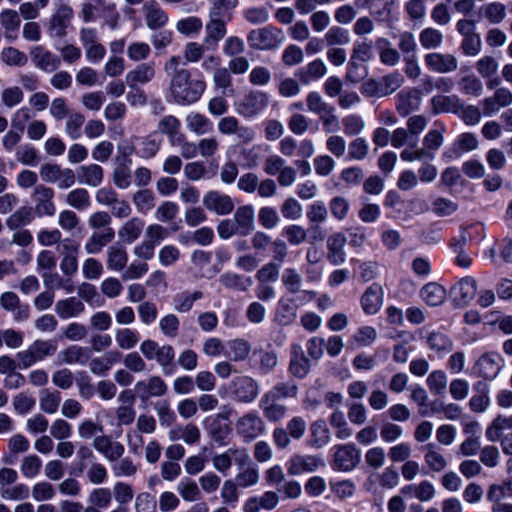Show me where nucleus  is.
Instances as JSON below:
<instances>
[{
    "instance_id": "7c9ffc66",
    "label": "nucleus",
    "mask_w": 512,
    "mask_h": 512,
    "mask_svg": "<svg viewBox=\"0 0 512 512\" xmlns=\"http://www.w3.org/2000/svg\"><path fill=\"white\" fill-rule=\"evenodd\" d=\"M422 449L424 451L425 464L431 471L441 472L447 467L448 462L440 447L436 444L428 443Z\"/></svg>"
},
{
    "instance_id": "79ce46f5",
    "label": "nucleus",
    "mask_w": 512,
    "mask_h": 512,
    "mask_svg": "<svg viewBox=\"0 0 512 512\" xmlns=\"http://www.w3.org/2000/svg\"><path fill=\"white\" fill-rule=\"evenodd\" d=\"M175 350L169 345H161L155 361L161 367L164 375H172L176 371Z\"/></svg>"
},
{
    "instance_id": "39448f33",
    "label": "nucleus",
    "mask_w": 512,
    "mask_h": 512,
    "mask_svg": "<svg viewBox=\"0 0 512 512\" xmlns=\"http://www.w3.org/2000/svg\"><path fill=\"white\" fill-rule=\"evenodd\" d=\"M39 174L45 183L58 184L60 189H68L76 183V176L72 169L62 168L55 163L41 165Z\"/></svg>"
},
{
    "instance_id": "ea45409f",
    "label": "nucleus",
    "mask_w": 512,
    "mask_h": 512,
    "mask_svg": "<svg viewBox=\"0 0 512 512\" xmlns=\"http://www.w3.org/2000/svg\"><path fill=\"white\" fill-rule=\"evenodd\" d=\"M323 41L328 48H333L348 45L351 38L347 29L339 25H334L326 31Z\"/></svg>"
},
{
    "instance_id": "9b49d317",
    "label": "nucleus",
    "mask_w": 512,
    "mask_h": 512,
    "mask_svg": "<svg viewBox=\"0 0 512 512\" xmlns=\"http://www.w3.org/2000/svg\"><path fill=\"white\" fill-rule=\"evenodd\" d=\"M54 196L55 192L50 187L40 184L34 188L32 199L35 203V213L37 216H53L55 214Z\"/></svg>"
},
{
    "instance_id": "6e6552de",
    "label": "nucleus",
    "mask_w": 512,
    "mask_h": 512,
    "mask_svg": "<svg viewBox=\"0 0 512 512\" xmlns=\"http://www.w3.org/2000/svg\"><path fill=\"white\" fill-rule=\"evenodd\" d=\"M360 450L352 443L335 446L332 467L342 472L352 471L360 462Z\"/></svg>"
},
{
    "instance_id": "aec40b11",
    "label": "nucleus",
    "mask_w": 512,
    "mask_h": 512,
    "mask_svg": "<svg viewBox=\"0 0 512 512\" xmlns=\"http://www.w3.org/2000/svg\"><path fill=\"white\" fill-rule=\"evenodd\" d=\"M135 391L141 399L161 397L167 392V385L160 376H150L135 384Z\"/></svg>"
},
{
    "instance_id": "a211bd4d",
    "label": "nucleus",
    "mask_w": 512,
    "mask_h": 512,
    "mask_svg": "<svg viewBox=\"0 0 512 512\" xmlns=\"http://www.w3.org/2000/svg\"><path fill=\"white\" fill-rule=\"evenodd\" d=\"M146 26L150 30H158L165 27L169 21L168 14L156 0H149L142 8Z\"/></svg>"
},
{
    "instance_id": "72a5a7b5",
    "label": "nucleus",
    "mask_w": 512,
    "mask_h": 512,
    "mask_svg": "<svg viewBox=\"0 0 512 512\" xmlns=\"http://www.w3.org/2000/svg\"><path fill=\"white\" fill-rule=\"evenodd\" d=\"M8 453L3 456L2 461L5 464H12L17 459L18 454L26 453L30 448V442L26 436L17 433L12 435L7 441Z\"/></svg>"
},
{
    "instance_id": "c756f323",
    "label": "nucleus",
    "mask_w": 512,
    "mask_h": 512,
    "mask_svg": "<svg viewBox=\"0 0 512 512\" xmlns=\"http://www.w3.org/2000/svg\"><path fill=\"white\" fill-rule=\"evenodd\" d=\"M128 263V253L125 247L116 243L108 247L106 251V265L111 271L120 272Z\"/></svg>"
},
{
    "instance_id": "4c0bfd02",
    "label": "nucleus",
    "mask_w": 512,
    "mask_h": 512,
    "mask_svg": "<svg viewBox=\"0 0 512 512\" xmlns=\"http://www.w3.org/2000/svg\"><path fill=\"white\" fill-rule=\"evenodd\" d=\"M477 282L472 277L462 278L454 287L453 293L462 304L470 303L476 296Z\"/></svg>"
},
{
    "instance_id": "2f4dec72",
    "label": "nucleus",
    "mask_w": 512,
    "mask_h": 512,
    "mask_svg": "<svg viewBox=\"0 0 512 512\" xmlns=\"http://www.w3.org/2000/svg\"><path fill=\"white\" fill-rule=\"evenodd\" d=\"M346 237L341 233L331 235L327 240L328 254L327 258L333 265H340L345 262L346 255L344 246Z\"/></svg>"
},
{
    "instance_id": "13d9d810",
    "label": "nucleus",
    "mask_w": 512,
    "mask_h": 512,
    "mask_svg": "<svg viewBox=\"0 0 512 512\" xmlns=\"http://www.w3.org/2000/svg\"><path fill=\"white\" fill-rule=\"evenodd\" d=\"M132 201L139 212L146 214L154 208L156 197L151 190L142 189L134 193Z\"/></svg>"
},
{
    "instance_id": "5fc2aeb1",
    "label": "nucleus",
    "mask_w": 512,
    "mask_h": 512,
    "mask_svg": "<svg viewBox=\"0 0 512 512\" xmlns=\"http://www.w3.org/2000/svg\"><path fill=\"white\" fill-rule=\"evenodd\" d=\"M203 297V293L199 290L194 291L193 293L189 291H183L177 295H175L174 301V309L180 313H186L190 311L195 303V301L201 299Z\"/></svg>"
},
{
    "instance_id": "3c124183",
    "label": "nucleus",
    "mask_w": 512,
    "mask_h": 512,
    "mask_svg": "<svg viewBox=\"0 0 512 512\" xmlns=\"http://www.w3.org/2000/svg\"><path fill=\"white\" fill-rule=\"evenodd\" d=\"M400 157L403 161L413 162L420 161L423 163L431 162L435 159V153L429 151L427 148L418 147L416 144L409 148H405L401 153Z\"/></svg>"
},
{
    "instance_id": "a878e982",
    "label": "nucleus",
    "mask_w": 512,
    "mask_h": 512,
    "mask_svg": "<svg viewBox=\"0 0 512 512\" xmlns=\"http://www.w3.org/2000/svg\"><path fill=\"white\" fill-rule=\"evenodd\" d=\"M259 408L261 409L265 419L271 423L281 422L287 415L288 408L273 399L261 396L259 400Z\"/></svg>"
},
{
    "instance_id": "e433bc0d",
    "label": "nucleus",
    "mask_w": 512,
    "mask_h": 512,
    "mask_svg": "<svg viewBox=\"0 0 512 512\" xmlns=\"http://www.w3.org/2000/svg\"><path fill=\"white\" fill-rule=\"evenodd\" d=\"M145 222L138 217H133L126 221L118 230L119 238L128 244L136 241L143 232Z\"/></svg>"
},
{
    "instance_id": "f8f14e48",
    "label": "nucleus",
    "mask_w": 512,
    "mask_h": 512,
    "mask_svg": "<svg viewBox=\"0 0 512 512\" xmlns=\"http://www.w3.org/2000/svg\"><path fill=\"white\" fill-rule=\"evenodd\" d=\"M281 281L289 294H299V298L302 300H312L316 296L314 291L302 289L303 278L295 268H285L282 272Z\"/></svg>"
},
{
    "instance_id": "f03ea898",
    "label": "nucleus",
    "mask_w": 512,
    "mask_h": 512,
    "mask_svg": "<svg viewBox=\"0 0 512 512\" xmlns=\"http://www.w3.org/2000/svg\"><path fill=\"white\" fill-rule=\"evenodd\" d=\"M57 350V344L53 340L37 339L30 344L27 349L16 354L18 368L21 370L28 369L37 362L43 361L45 358L54 355Z\"/></svg>"
},
{
    "instance_id": "c85d7f7f",
    "label": "nucleus",
    "mask_w": 512,
    "mask_h": 512,
    "mask_svg": "<svg viewBox=\"0 0 512 512\" xmlns=\"http://www.w3.org/2000/svg\"><path fill=\"white\" fill-rule=\"evenodd\" d=\"M234 224L238 235L247 236L254 229V209L251 205L240 206L234 213Z\"/></svg>"
},
{
    "instance_id": "58836bf2",
    "label": "nucleus",
    "mask_w": 512,
    "mask_h": 512,
    "mask_svg": "<svg viewBox=\"0 0 512 512\" xmlns=\"http://www.w3.org/2000/svg\"><path fill=\"white\" fill-rule=\"evenodd\" d=\"M498 359L499 356L496 353L491 352L482 355L477 362L480 375L485 379L495 378L501 370Z\"/></svg>"
},
{
    "instance_id": "0e129e2a",
    "label": "nucleus",
    "mask_w": 512,
    "mask_h": 512,
    "mask_svg": "<svg viewBox=\"0 0 512 512\" xmlns=\"http://www.w3.org/2000/svg\"><path fill=\"white\" fill-rule=\"evenodd\" d=\"M290 372L298 377L303 378L309 371V360L301 352L300 347H294V354L290 361Z\"/></svg>"
},
{
    "instance_id": "5701e85b",
    "label": "nucleus",
    "mask_w": 512,
    "mask_h": 512,
    "mask_svg": "<svg viewBox=\"0 0 512 512\" xmlns=\"http://www.w3.org/2000/svg\"><path fill=\"white\" fill-rule=\"evenodd\" d=\"M115 238V231L112 227L100 231H93L85 243V251L89 255L100 253L105 246L111 243Z\"/></svg>"
},
{
    "instance_id": "f257e3e1",
    "label": "nucleus",
    "mask_w": 512,
    "mask_h": 512,
    "mask_svg": "<svg viewBox=\"0 0 512 512\" xmlns=\"http://www.w3.org/2000/svg\"><path fill=\"white\" fill-rule=\"evenodd\" d=\"M170 93L176 104L190 105L197 102L205 91L206 84L201 79H192L187 69L172 75Z\"/></svg>"
},
{
    "instance_id": "052dcab7",
    "label": "nucleus",
    "mask_w": 512,
    "mask_h": 512,
    "mask_svg": "<svg viewBox=\"0 0 512 512\" xmlns=\"http://www.w3.org/2000/svg\"><path fill=\"white\" fill-rule=\"evenodd\" d=\"M329 423L336 429L337 438L344 440L352 435V429L349 427L344 413L341 410L335 409L333 411L329 417Z\"/></svg>"
},
{
    "instance_id": "412c9836",
    "label": "nucleus",
    "mask_w": 512,
    "mask_h": 512,
    "mask_svg": "<svg viewBox=\"0 0 512 512\" xmlns=\"http://www.w3.org/2000/svg\"><path fill=\"white\" fill-rule=\"evenodd\" d=\"M57 358L61 364L85 366L91 358V353L87 347L71 345L61 350Z\"/></svg>"
},
{
    "instance_id": "49530a36",
    "label": "nucleus",
    "mask_w": 512,
    "mask_h": 512,
    "mask_svg": "<svg viewBox=\"0 0 512 512\" xmlns=\"http://www.w3.org/2000/svg\"><path fill=\"white\" fill-rule=\"evenodd\" d=\"M187 128L196 133L203 135L209 133L213 129L212 122L203 114L191 112L186 116Z\"/></svg>"
},
{
    "instance_id": "423d86ee",
    "label": "nucleus",
    "mask_w": 512,
    "mask_h": 512,
    "mask_svg": "<svg viewBox=\"0 0 512 512\" xmlns=\"http://www.w3.org/2000/svg\"><path fill=\"white\" fill-rule=\"evenodd\" d=\"M79 40L82 44L86 59L91 63H98L104 59L106 48L100 42L97 29L92 27H82L79 30Z\"/></svg>"
},
{
    "instance_id": "de8ad7c7",
    "label": "nucleus",
    "mask_w": 512,
    "mask_h": 512,
    "mask_svg": "<svg viewBox=\"0 0 512 512\" xmlns=\"http://www.w3.org/2000/svg\"><path fill=\"white\" fill-rule=\"evenodd\" d=\"M34 218V214L32 208L27 206H22L16 211H14L7 219L6 226L10 230H17L22 226H26L32 222Z\"/></svg>"
},
{
    "instance_id": "37998d69",
    "label": "nucleus",
    "mask_w": 512,
    "mask_h": 512,
    "mask_svg": "<svg viewBox=\"0 0 512 512\" xmlns=\"http://www.w3.org/2000/svg\"><path fill=\"white\" fill-rule=\"evenodd\" d=\"M297 393V385L290 382H279L275 384L270 390L266 391L262 397L273 399L279 402L281 399L294 398L297 396Z\"/></svg>"
},
{
    "instance_id": "a18cd8bd",
    "label": "nucleus",
    "mask_w": 512,
    "mask_h": 512,
    "mask_svg": "<svg viewBox=\"0 0 512 512\" xmlns=\"http://www.w3.org/2000/svg\"><path fill=\"white\" fill-rule=\"evenodd\" d=\"M65 202L68 206L83 211L90 207L91 198L85 188H75L66 194Z\"/></svg>"
},
{
    "instance_id": "ddd939ff",
    "label": "nucleus",
    "mask_w": 512,
    "mask_h": 512,
    "mask_svg": "<svg viewBox=\"0 0 512 512\" xmlns=\"http://www.w3.org/2000/svg\"><path fill=\"white\" fill-rule=\"evenodd\" d=\"M322 466H324V462L319 456L295 454L287 463V471L290 475L296 476L314 472Z\"/></svg>"
},
{
    "instance_id": "20e7f679",
    "label": "nucleus",
    "mask_w": 512,
    "mask_h": 512,
    "mask_svg": "<svg viewBox=\"0 0 512 512\" xmlns=\"http://www.w3.org/2000/svg\"><path fill=\"white\" fill-rule=\"evenodd\" d=\"M229 389L234 401L249 404L258 397L260 387L256 379L247 375H240L232 379Z\"/></svg>"
},
{
    "instance_id": "864d4df0",
    "label": "nucleus",
    "mask_w": 512,
    "mask_h": 512,
    "mask_svg": "<svg viewBox=\"0 0 512 512\" xmlns=\"http://www.w3.org/2000/svg\"><path fill=\"white\" fill-rule=\"evenodd\" d=\"M177 492L184 501L195 502L201 499V490L191 478H183L177 484Z\"/></svg>"
},
{
    "instance_id": "603ef678",
    "label": "nucleus",
    "mask_w": 512,
    "mask_h": 512,
    "mask_svg": "<svg viewBox=\"0 0 512 512\" xmlns=\"http://www.w3.org/2000/svg\"><path fill=\"white\" fill-rule=\"evenodd\" d=\"M512 429V416H497L486 429V437L491 442L498 441L504 430Z\"/></svg>"
},
{
    "instance_id": "c03bdc74",
    "label": "nucleus",
    "mask_w": 512,
    "mask_h": 512,
    "mask_svg": "<svg viewBox=\"0 0 512 512\" xmlns=\"http://www.w3.org/2000/svg\"><path fill=\"white\" fill-rule=\"evenodd\" d=\"M397 99L396 110L401 116H407L419 107L420 96L418 91L399 93Z\"/></svg>"
},
{
    "instance_id": "6e6d98bb",
    "label": "nucleus",
    "mask_w": 512,
    "mask_h": 512,
    "mask_svg": "<svg viewBox=\"0 0 512 512\" xmlns=\"http://www.w3.org/2000/svg\"><path fill=\"white\" fill-rule=\"evenodd\" d=\"M117 346L122 350H131L139 342L138 332L130 328H119L114 334Z\"/></svg>"
},
{
    "instance_id": "7ed1b4c3",
    "label": "nucleus",
    "mask_w": 512,
    "mask_h": 512,
    "mask_svg": "<svg viewBox=\"0 0 512 512\" xmlns=\"http://www.w3.org/2000/svg\"><path fill=\"white\" fill-rule=\"evenodd\" d=\"M282 39V31L272 26L253 29L247 35L249 46L255 50H273L282 43Z\"/></svg>"
},
{
    "instance_id": "680f3d73",
    "label": "nucleus",
    "mask_w": 512,
    "mask_h": 512,
    "mask_svg": "<svg viewBox=\"0 0 512 512\" xmlns=\"http://www.w3.org/2000/svg\"><path fill=\"white\" fill-rule=\"evenodd\" d=\"M20 24V15L16 10L4 9L0 12V25L4 29L7 38H10V33L19 29Z\"/></svg>"
},
{
    "instance_id": "f3484780",
    "label": "nucleus",
    "mask_w": 512,
    "mask_h": 512,
    "mask_svg": "<svg viewBox=\"0 0 512 512\" xmlns=\"http://www.w3.org/2000/svg\"><path fill=\"white\" fill-rule=\"evenodd\" d=\"M92 445L109 462L120 459L125 452V448L120 442L113 441L110 436L104 434L94 437Z\"/></svg>"
},
{
    "instance_id": "bb28decb",
    "label": "nucleus",
    "mask_w": 512,
    "mask_h": 512,
    "mask_svg": "<svg viewBox=\"0 0 512 512\" xmlns=\"http://www.w3.org/2000/svg\"><path fill=\"white\" fill-rule=\"evenodd\" d=\"M227 23L220 19L208 18L205 25L204 44L215 48L227 34Z\"/></svg>"
},
{
    "instance_id": "9d476101",
    "label": "nucleus",
    "mask_w": 512,
    "mask_h": 512,
    "mask_svg": "<svg viewBox=\"0 0 512 512\" xmlns=\"http://www.w3.org/2000/svg\"><path fill=\"white\" fill-rule=\"evenodd\" d=\"M73 17L72 7L65 3L60 4L49 20L48 32L50 36L59 39L64 38Z\"/></svg>"
},
{
    "instance_id": "f704fd0d",
    "label": "nucleus",
    "mask_w": 512,
    "mask_h": 512,
    "mask_svg": "<svg viewBox=\"0 0 512 512\" xmlns=\"http://www.w3.org/2000/svg\"><path fill=\"white\" fill-rule=\"evenodd\" d=\"M84 309V303L77 297L62 299L55 304V312L62 319L77 317Z\"/></svg>"
},
{
    "instance_id": "393cba45",
    "label": "nucleus",
    "mask_w": 512,
    "mask_h": 512,
    "mask_svg": "<svg viewBox=\"0 0 512 512\" xmlns=\"http://www.w3.org/2000/svg\"><path fill=\"white\" fill-rule=\"evenodd\" d=\"M432 111L435 114L453 113L459 114L462 108V102L457 95H435L431 99Z\"/></svg>"
},
{
    "instance_id": "4468645a",
    "label": "nucleus",
    "mask_w": 512,
    "mask_h": 512,
    "mask_svg": "<svg viewBox=\"0 0 512 512\" xmlns=\"http://www.w3.org/2000/svg\"><path fill=\"white\" fill-rule=\"evenodd\" d=\"M30 56L34 66L47 73L56 71L61 65V58L41 45L33 47Z\"/></svg>"
},
{
    "instance_id": "cd10ccee",
    "label": "nucleus",
    "mask_w": 512,
    "mask_h": 512,
    "mask_svg": "<svg viewBox=\"0 0 512 512\" xmlns=\"http://www.w3.org/2000/svg\"><path fill=\"white\" fill-rule=\"evenodd\" d=\"M78 181L90 187H98L104 179V170L98 164L82 165L77 169Z\"/></svg>"
},
{
    "instance_id": "e2e57ef3",
    "label": "nucleus",
    "mask_w": 512,
    "mask_h": 512,
    "mask_svg": "<svg viewBox=\"0 0 512 512\" xmlns=\"http://www.w3.org/2000/svg\"><path fill=\"white\" fill-rule=\"evenodd\" d=\"M419 41L424 49H437L443 42V34L438 29L428 27L420 32Z\"/></svg>"
},
{
    "instance_id": "a19ab883",
    "label": "nucleus",
    "mask_w": 512,
    "mask_h": 512,
    "mask_svg": "<svg viewBox=\"0 0 512 512\" xmlns=\"http://www.w3.org/2000/svg\"><path fill=\"white\" fill-rule=\"evenodd\" d=\"M420 295L427 305L439 306L445 301L446 291L441 285L430 282L422 287Z\"/></svg>"
},
{
    "instance_id": "473e14b6",
    "label": "nucleus",
    "mask_w": 512,
    "mask_h": 512,
    "mask_svg": "<svg viewBox=\"0 0 512 512\" xmlns=\"http://www.w3.org/2000/svg\"><path fill=\"white\" fill-rule=\"evenodd\" d=\"M238 5L239 0H213L208 10V18L229 22L232 20L233 12Z\"/></svg>"
},
{
    "instance_id": "09e8293b",
    "label": "nucleus",
    "mask_w": 512,
    "mask_h": 512,
    "mask_svg": "<svg viewBox=\"0 0 512 512\" xmlns=\"http://www.w3.org/2000/svg\"><path fill=\"white\" fill-rule=\"evenodd\" d=\"M428 347L436 353H446L452 350L453 342L444 333L439 331L430 332L426 337Z\"/></svg>"
},
{
    "instance_id": "b1692460",
    "label": "nucleus",
    "mask_w": 512,
    "mask_h": 512,
    "mask_svg": "<svg viewBox=\"0 0 512 512\" xmlns=\"http://www.w3.org/2000/svg\"><path fill=\"white\" fill-rule=\"evenodd\" d=\"M327 70L328 69L324 61L320 58H317L308 63L305 67L299 69L295 75L300 83L303 85H308L312 81H316L324 77L327 73Z\"/></svg>"
},
{
    "instance_id": "6ab92c4d",
    "label": "nucleus",
    "mask_w": 512,
    "mask_h": 512,
    "mask_svg": "<svg viewBox=\"0 0 512 512\" xmlns=\"http://www.w3.org/2000/svg\"><path fill=\"white\" fill-rule=\"evenodd\" d=\"M156 76L155 63L144 62L138 64L134 69L130 70L125 77L127 85L131 89H135L140 85H145L151 82Z\"/></svg>"
},
{
    "instance_id": "338daca9",
    "label": "nucleus",
    "mask_w": 512,
    "mask_h": 512,
    "mask_svg": "<svg viewBox=\"0 0 512 512\" xmlns=\"http://www.w3.org/2000/svg\"><path fill=\"white\" fill-rule=\"evenodd\" d=\"M203 27L202 20L196 16H189L177 21L175 28L177 32L185 36L198 34Z\"/></svg>"
},
{
    "instance_id": "4d7b16f0",
    "label": "nucleus",
    "mask_w": 512,
    "mask_h": 512,
    "mask_svg": "<svg viewBox=\"0 0 512 512\" xmlns=\"http://www.w3.org/2000/svg\"><path fill=\"white\" fill-rule=\"evenodd\" d=\"M479 13L492 24H498L506 17V7L500 2H491L483 5Z\"/></svg>"
},
{
    "instance_id": "dca6fc26",
    "label": "nucleus",
    "mask_w": 512,
    "mask_h": 512,
    "mask_svg": "<svg viewBox=\"0 0 512 512\" xmlns=\"http://www.w3.org/2000/svg\"><path fill=\"white\" fill-rule=\"evenodd\" d=\"M203 205L207 210L217 215L230 214L234 209L232 198L216 190L209 191L204 195Z\"/></svg>"
},
{
    "instance_id": "69168bd1",
    "label": "nucleus",
    "mask_w": 512,
    "mask_h": 512,
    "mask_svg": "<svg viewBox=\"0 0 512 512\" xmlns=\"http://www.w3.org/2000/svg\"><path fill=\"white\" fill-rule=\"evenodd\" d=\"M85 122V117L79 112H71L65 124V132L72 139L77 140L82 135V126Z\"/></svg>"
},
{
    "instance_id": "8fccbe9b",
    "label": "nucleus",
    "mask_w": 512,
    "mask_h": 512,
    "mask_svg": "<svg viewBox=\"0 0 512 512\" xmlns=\"http://www.w3.org/2000/svg\"><path fill=\"white\" fill-rule=\"evenodd\" d=\"M60 402L61 395L59 391H51L49 389H43L40 391L39 406L44 413H56L59 408Z\"/></svg>"
},
{
    "instance_id": "bf43d9fd",
    "label": "nucleus",
    "mask_w": 512,
    "mask_h": 512,
    "mask_svg": "<svg viewBox=\"0 0 512 512\" xmlns=\"http://www.w3.org/2000/svg\"><path fill=\"white\" fill-rule=\"evenodd\" d=\"M459 90L465 95L479 97L483 93L482 81L475 75H465L458 81Z\"/></svg>"
},
{
    "instance_id": "c9c22d12",
    "label": "nucleus",
    "mask_w": 512,
    "mask_h": 512,
    "mask_svg": "<svg viewBox=\"0 0 512 512\" xmlns=\"http://www.w3.org/2000/svg\"><path fill=\"white\" fill-rule=\"evenodd\" d=\"M331 440L330 430L323 419H317L310 424V445L322 448Z\"/></svg>"
},
{
    "instance_id": "0eeeda50",
    "label": "nucleus",
    "mask_w": 512,
    "mask_h": 512,
    "mask_svg": "<svg viewBox=\"0 0 512 512\" xmlns=\"http://www.w3.org/2000/svg\"><path fill=\"white\" fill-rule=\"evenodd\" d=\"M269 105V95L260 90L248 92L236 105V112L244 118H254Z\"/></svg>"
},
{
    "instance_id": "1a4fd4ad",
    "label": "nucleus",
    "mask_w": 512,
    "mask_h": 512,
    "mask_svg": "<svg viewBox=\"0 0 512 512\" xmlns=\"http://www.w3.org/2000/svg\"><path fill=\"white\" fill-rule=\"evenodd\" d=\"M236 432L245 441H252L264 433L265 423L255 411L241 416L235 424Z\"/></svg>"
},
{
    "instance_id": "2eb2a0df",
    "label": "nucleus",
    "mask_w": 512,
    "mask_h": 512,
    "mask_svg": "<svg viewBox=\"0 0 512 512\" xmlns=\"http://www.w3.org/2000/svg\"><path fill=\"white\" fill-rule=\"evenodd\" d=\"M424 62L428 69L440 74L451 73L458 68L457 58L449 53H428L424 56Z\"/></svg>"
},
{
    "instance_id": "4be33fe9",
    "label": "nucleus",
    "mask_w": 512,
    "mask_h": 512,
    "mask_svg": "<svg viewBox=\"0 0 512 512\" xmlns=\"http://www.w3.org/2000/svg\"><path fill=\"white\" fill-rule=\"evenodd\" d=\"M383 289L378 283H373L361 297V306L368 315L376 314L383 304Z\"/></svg>"
},
{
    "instance_id": "774afa93",
    "label": "nucleus",
    "mask_w": 512,
    "mask_h": 512,
    "mask_svg": "<svg viewBox=\"0 0 512 512\" xmlns=\"http://www.w3.org/2000/svg\"><path fill=\"white\" fill-rule=\"evenodd\" d=\"M1 60L8 66H25L28 62L26 54L15 47H6L1 51Z\"/></svg>"
}]
</instances>
